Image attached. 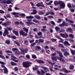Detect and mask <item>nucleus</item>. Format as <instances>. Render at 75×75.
I'll return each instance as SVG.
<instances>
[{"instance_id":"obj_33","label":"nucleus","mask_w":75,"mask_h":75,"mask_svg":"<svg viewBox=\"0 0 75 75\" xmlns=\"http://www.w3.org/2000/svg\"><path fill=\"white\" fill-rule=\"evenodd\" d=\"M11 65H13V66H14V65H16V63H14L13 62H11Z\"/></svg>"},{"instance_id":"obj_64","label":"nucleus","mask_w":75,"mask_h":75,"mask_svg":"<svg viewBox=\"0 0 75 75\" xmlns=\"http://www.w3.org/2000/svg\"><path fill=\"white\" fill-rule=\"evenodd\" d=\"M51 23L53 24V25H55V23H54V21H51Z\"/></svg>"},{"instance_id":"obj_48","label":"nucleus","mask_w":75,"mask_h":75,"mask_svg":"<svg viewBox=\"0 0 75 75\" xmlns=\"http://www.w3.org/2000/svg\"><path fill=\"white\" fill-rule=\"evenodd\" d=\"M35 44H36V43H35V42L32 43L31 44V47L34 46V45H35Z\"/></svg>"},{"instance_id":"obj_6","label":"nucleus","mask_w":75,"mask_h":75,"mask_svg":"<svg viewBox=\"0 0 75 75\" xmlns=\"http://www.w3.org/2000/svg\"><path fill=\"white\" fill-rule=\"evenodd\" d=\"M69 24L68 23H67L65 22V21H63V23L62 24H60L59 25V26L60 27H63V26H68V25H69Z\"/></svg>"},{"instance_id":"obj_19","label":"nucleus","mask_w":75,"mask_h":75,"mask_svg":"<svg viewBox=\"0 0 75 75\" xmlns=\"http://www.w3.org/2000/svg\"><path fill=\"white\" fill-rule=\"evenodd\" d=\"M67 32H70V33H72V30L71 28H68L67 29Z\"/></svg>"},{"instance_id":"obj_40","label":"nucleus","mask_w":75,"mask_h":75,"mask_svg":"<svg viewBox=\"0 0 75 75\" xmlns=\"http://www.w3.org/2000/svg\"><path fill=\"white\" fill-rule=\"evenodd\" d=\"M69 37H71V38H73L74 37V35L71 34H70L69 35Z\"/></svg>"},{"instance_id":"obj_38","label":"nucleus","mask_w":75,"mask_h":75,"mask_svg":"<svg viewBox=\"0 0 75 75\" xmlns=\"http://www.w3.org/2000/svg\"><path fill=\"white\" fill-rule=\"evenodd\" d=\"M12 51H17L18 50V49L17 48H13L12 49Z\"/></svg>"},{"instance_id":"obj_23","label":"nucleus","mask_w":75,"mask_h":75,"mask_svg":"<svg viewBox=\"0 0 75 75\" xmlns=\"http://www.w3.org/2000/svg\"><path fill=\"white\" fill-rule=\"evenodd\" d=\"M41 47L39 46H35V50H40Z\"/></svg>"},{"instance_id":"obj_12","label":"nucleus","mask_w":75,"mask_h":75,"mask_svg":"<svg viewBox=\"0 0 75 75\" xmlns=\"http://www.w3.org/2000/svg\"><path fill=\"white\" fill-rule=\"evenodd\" d=\"M11 57L13 58V59H12L13 61H14V62H18V61L15 60H14V59H17V58H16V57L14 56L13 55H11Z\"/></svg>"},{"instance_id":"obj_59","label":"nucleus","mask_w":75,"mask_h":75,"mask_svg":"<svg viewBox=\"0 0 75 75\" xmlns=\"http://www.w3.org/2000/svg\"><path fill=\"white\" fill-rule=\"evenodd\" d=\"M61 21H62V20H61L60 19H59L58 21H57V23H60V22H61Z\"/></svg>"},{"instance_id":"obj_42","label":"nucleus","mask_w":75,"mask_h":75,"mask_svg":"<svg viewBox=\"0 0 75 75\" xmlns=\"http://www.w3.org/2000/svg\"><path fill=\"white\" fill-rule=\"evenodd\" d=\"M51 58L52 60H53V61H57V58L54 57H52Z\"/></svg>"},{"instance_id":"obj_49","label":"nucleus","mask_w":75,"mask_h":75,"mask_svg":"<svg viewBox=\"0 0 75 75\" xmlns=\"http://www.w3.org/2000/svg\"><path fill=\"white\" fill-rule=\"evenodd\" d=\"M0 13L1 14H4V11L2 10H0Z\"/></svg>"},{"instance_id":"obj_13","label":"nucleus","mask_w":75,"mask_h":75,"mask_svg":"<svg viewBox=\"0 0 75 75\" xmlns=\"http://www.w3.org/2000/svg\"><path fill=\"white\" fill-rule=\"evenodd\" d=\"M55 37H56V38H58V39H59V40H60V41H59V42H62V41H64V40L61 39V38H60V37H59V36L56 35L55 36Z\"/></svg>"},{"instance_id":"obj_52","label":"nucleus","mask_w":75,"mask_h":75,"mask_svg":"<svg viewBox=\"0 0 75 75\" xmlns=\"http://www.w3.org/2000/svg\"><path fill=\"white\" fill-rule=\"evenodd\" d=\"M0 57L2 59H5V57H4V56H2L1 55H0Z\"/></svg>"},{"instance_id":"obj_43","label":"nucleus","mask_w":75,"mask_h":75,"mask_svg":"<svg viewBox=\"0 0 75 75\" xmlns=\"http://www.w3.org/2000/svg\"><path fill=\"white\" fill-rule=\"evenodd\" d=\"M7 25H9V24H11V21H7Z\"/></svg>"},{"instance_id":"obj_53","label":"nucleus","mask_w":75,"mask_h":75,"mask_svg":"<svg viewBox=\"0 0 75 75\" xmlns=\"http://www.w3.org/2000/svg\"><path fill=\"white\" fill-rule=\"evenodd\" d=\"M51 41H53V42H54L56 41H57V39H51Z\"/></svg>"},{"instance_id":"obj_16","label":"nucleus","mask_w":75,"mask_h":75,"mask_svg":"<svg viewBox=\"0 0 75 75\" xmlns=\"http://www.w3.org/2000/svg\"><path fill=\"white\" fill-rule=\"evenodd\" d=\"M13 32L14 34H15L16 35V36H18V32L14 30H13L12 31Z\"/></svg>"},{"instance_id":"obj_51","label":"nucleus","mask_w":75,"mask_h":75,"mask_svg":"<svg viewBox=\"0 0 75 75\" xmlns=\"http://www.w3.org/2000/svg\"><path fill=\"white\" fill-rule=\"evenodd\" d=\"M67 6L68 7H71V4L69 3L67 4Z\"/></svg>"},{"instance_id":"obj_3","label":"nucleus","mask_w":75,"mask_h":75,"mask_svg":"<svg viewBox=\"0 0 75 75\" xmlns=\"http://www.w3.org/2000/svg\"><path fill=\"white\" fill-rule=\"evenodd\" d=\"M2 3L4 4H10L11 3L12 0H2Z\"/></svg>"},{"instance_id":"obj_21","label":"nucleus","mask_w":75,"mask_h":75,"mask_svg":"<svg viewBox=\"0 0 75 75\" xmlns=\"http://www.w3.org/2000/svg\"><path fill=\"white\" fill-rule=\"evenodd\" d=\"M36 61L37 62H38V63H42V64H44V62L42 60H36Z\"/></svg>"},{"instance_id":"obj_37","label":"nucleus","mask_w":75,"mask_h":75,"mask_svg":"<svg viewBox=\"0 0 75 75\" xmlns=\"http://www.w3.org/2000/svg\"><path fill=\"white\" fill-rule=\"evenodd\" d=\"M23 30H24V31H25L26 33H28V29L26 28H23Z\"/></svg>"},{"instance_id":"obj_24","label":"nucleus","mask_w":75,"mask_h":75,"mask_svg":"<svg viewBox=\"0 0 75 75\" xmlns=\"http://www.w3.org/2000/svg\"><path fill=\"white\" fill-rule=\"evenodd\" d=\"M34 17L35 18H38V19H40V18H41V17H40V16L37 15H35Z\"/></svg>"},{"instance_id":"obj_62","label":"nucleus","mask_w":75,"mask_h":75,"mask_svg":"<svg viewBox=\"0 0 75 75\" xmlns=\"http://www.w3.org/2000/svg\"><path fill=\"white\" fill-rule=\"evenodd\" d=\"M46 52L47 54H50V51L49 50H46Z\"/></svg>"},{"instance_id":"obj_50","label":"nucleus","mask_w":75,"mask_h":75,"mask_svg":"<svg viewBox=\"0 0 75 75\" xmlns=\"http://www.w3.org/2000/svg\"><path fill=\"white\" fill-rule=\"evenodd\" d=\"M38 35H42V33L41 32H39L37 33Z\"/></svg>"},{"instance_id":"obj_9","label":"nucleus","mask_w":75,"mask_h":75,"mask_svg":"<svg viewBox=\"0 0 75 75\" xmlns=\"http://www.w3.org/2000/svg\"><path fill=\"white\" fill-rule=\"evenodd\" d=\"M20 34L21 35H23V36H27V33H24V32H23V31L22 30L20 31Z\"/></svg>"},{"instance_id":"obj_34","label":"nucleus","mask_w":75,"mask_h":75,"mask_svg":"<svg viewBox=\"0 0 75 75\" xmlns=\"http://www.w3.org/2000/svg\"><path fill=\"white\" fill-rule=\"evenodd\" d=\"M19 16H21L22 17H24L25 16V14L24 13H19Z\"/></svg>"},{"instance_id":"obj_29","label":"nucleus","mask_w":75,"mask_h":75,"mask_svg":"<svg viewBox=\"0 0 75 75\" xmlns=\"http://www.w3.org/2000/svg\"><path fill=\"white\" fill-rule=\"evenodd\" d=\"M71 52L72 54V55H74V54H75V50H72L71 49H70Z\"/></svg>"},{"instance_id":"obj_2","label":"nucleus","mask_w":75,"mask_h":75,"mask_svg":"<svg viewBox=\"0 0 75 75\" xmlns=\"http://www.w3.org/2000/svg\"><path fill=\"white\" fill-rule=\"evenodd\" d=\"M59 8L60 9L61 8H64L65 6V4L62 1H60V4H59Z\"/></svg>"},{"instance_id":"obj_44","label":"nucleus","mask_w":75,"mask_h":75,"mask_svg":"<svg viewBox=\"0 0 75 75\" xmlns=\"http://www.w3.org/2000/svg\"><path fill=\"white\" fill-rule=\"evenodd\" d=\"M6 42L7 44H10V41L9 40H6Z\"/></svg>"},{"instance_id":"obj_57","label":"nucleus","mask_w":75,"mask_h":75,"mask_svg":"<svg viewBox=\"0 0 75 75\" xmlns=\"http://www.w3.org/2000/svg\"><path fill=\"white\" fill-rule=\"evenodd\" d=\"M36 6L37 7H40V6H41V4L40 3H38L36 5Z\"/></svg>"},{"instance_id":"obj_26","label":"nucleus","mask_w":75,"mask_h":75,"mask_svg":"<svg viewBox=\"0 0 75 75\" xmlns=\"http://www.w3.org/2000/svg\"><path fill=\"white\" fill-rule=\"evenodd\" d=\"M41 68H43V69H45V72H47V71H48V68H47V67H42Z\"/></svg>"},{"instance_id":"obj_11","label":"nucleus","mask_w":75,"mask_h":75,"mask_svg":"<svg viewBox=\"0 0 75 75\" xmlns=\"http://www.w3.org/2000/svg\"><path fill=\"white\" fill-rule=\"evenodd\" d=\"M8 34V32L7 30H5L3 33V35L4 37H6V35Z\"/></svg>"},{"instance_id":"obj_32","label":"nucleus","mask_w":75,"mask_h":75,"mask_svg":"<svg viewBox=\"0 0 75 75\" xmlns=\"http://www.w3.org/2000/svg\"><path fill=\"white\" fill-rule=\"evenodd\" d=\"M69 53L67 52H65L64 53V55L65 56H67V55H69Z\"/></svg>"},{"instance_id":"obj_17","label":"nucleus","mask_w":75,"mask_h":75,"mask_svg":"<svg viewBox=\"0 0 75 75\" xmlns=\"http://www.w3.org/2000/svg\"><path fill=\"white\" fill-rule=\"evenodd\" d=\"M63 43L64 45H71L70 44L68 43V42L67 41H65Z\"/></svg>"},{"instance_id":"obj_10","label":"nucleus","mask_w":75,"mask_h":75,"mask_svg":"<svg viewBox=\"0 0 75 75\" xmlns=\"http://www.w3.org/2000/svg\"><path fill=\"white\" fill-rule=\"evenodd\" d=\"M11 14L12 15H14V16H15V17H18V15H19V13L13 12L11 13Z\"/></svg>"},{"instance_id":"obj_7","label":"nucleus","mask_w":75,"mask_h":75,"mask_svg":"<svg viewBox=\"0 0 75 75\" xmlns=\"http://www.w3.org/2000/svg\"><path fill=\"white\" fill-rule=\"evenodd\" d=\"M1 67L2 68H4V72L5 74H7L8 73V70L6 67H4V66L3 65H1Z\"/></svg>"},{"instance_id":"obj_56","label":"nucleus","mask_w":75,"mask_h":75,"mask_svg":"<svg viewBox=\"0 0 75 75\" xmlns=\"http://www.w3.org/2000/svg\"><path fill=\"white\" fill-rule=\"evenodd\" d=\"M2 25H7V23H6L4 22L2 24Z\"/></svg>"},{"instance_id":"obj_58","label":"nucleus","mask_w":75,"mask_h":75,"mask_svg":"<svg viewBox=\"0 0 75 75\" xmlns=\"http://www.w3.org/2000/svg\"><path fill=\"white\" fill-rule=\"evenodd\" d=\"M14 70L15 71H18V68H17V67H15L14 68Z\"/></svg>"},{"instance_id":"obj_54","label":"nucleus","mask_w":75,"mask_h":75,"mask_svg":"<svg viewBox=\"0 0 75 75\" xmlns=\"http://www.w3.org/2000/svg\"><path fill=\"white\" fill-rule=\"evenodd\" d=\"M33 12L34 13V14H36L37 13V11L35 10H33Z\"/></svg>"},{"instance_id":"obj_14","label":"nucleus","mask_w":75,"mask_h":75,"mask_svg":"<svg viewBox=\"0 0 75 75\" xmlns=\"http://www.w3.org/2000/svg\"><path fill=\"white\" fill-rule=\"evenodd\" d=\"M60 2H61V1H54V5H58V4H59L60 3Z\"/></svg>"},{"instance_id":"obj_8","label":"nucleus","mask_w":75,"mask_h":75,"mask_svg":"<svg viewBox=\"0 0 75 75\" xmlns=\"http://www.w3.org/2000/svg\"><path fill=\"white\" fill-rule=\"evenodd\" d=\"M21 51H22V54L23 55H25V53L27 52V51H28V50L27 49H21Z\"/></svg>"},{"instance_id":"obj_4","label":"nucleus","mask_w":75,"mask_h":75,"mask_svg":"<svg viewBox=\"0 0 75 75\" xmlns=\"http://www.w3.org/2000/svg\"><path fill=\"white\" fill-rule=\"evenodd\" d=\"M60 35L63 37V38H67L68 37V35L67 33H65L64 34L63 33H60Z\"/></svg>"},{"instance_id":"obj_20","label":"nucleus","mask_w":75,"mask_h":75,"mask_svg":"<svg viewBox=\"0 0 75 75\" xmlns=\"http://www.w3.org/2000/svg\"><path fill=\"white\" fill-rule=\"evenodd\" d=\"M60 71H64L66 73H68V71L66 69H65L64 68H63L62 70H60Z\"/></svg>"},{"instance_id":"obj_30","label":"nucleus","mask_w":75,"mask_h":75,"mask_svg":"<svg viewBox=\"0 0 75 75\" xmlns=\"http://www.w3.org/2000/svg\"><path fill=\"white\" fill-rule=\"evenodd\" d=\"M55 29L57 31H58L60 30L59 28L57 26H56L55 28Z\"/></svg>"},{"instance_id":"obj_60","label":"nucleus","mask_w":75,"mask_h":75,"mask_svg":"<svg viewBox=\"0 0 75 75\" xmlns=\"http://www.w3.org/2000/svg\"><path fill=\"white\" fill-rule=\"evenodd\" d=\"M50 12V14L52 15H54V13L52 11H51Z\"/></svg>"},{"instance_id":"obj_22","label":"nucleus","mask_w":75,"mask_h":75,"mask_svg":"<svg viewBox=\"0 0 75 75\" xmlns=\"http://www.w3.org/2000/svg\"><path fill=\"white\" fill-rule=\"evenodd\" d=\"M45 13V11L43 10L42 11V12H40L39 13V14L42 15V14H44Z\"/></svg>"},{"instance_id":"obj_15","label":"nucleus","mask_w":75,"mask_h":75,"mask_svg":"<svg viewBox=\"0 0 75 75\" xmlns=\"http://www.w3.org/2000/svg\"><path fill=\"white\" fill-rule=\"evenodd\" d=\"M25 24H27V25H31V24H34V23L30 22H25Z\"/></svg>"},{"instance_id":"obj_47","label":"nucleus","mask_w":75,"mask_h":75,"mask_svg":"<svg viewBox=\"0 0 75 75\" xmlns=\"http://www.w3.org/2000/svg\"><path fill=\"white\" fill-rule=\"evenodd\" d=\"M11 38H12V39H16V37L15 36H11Z\"/></svg>"},{"instance_id":"obj_27","label":"nucleus","mask_w":75,"mask_h":75,"mask_svg":"<svg viewBox=\"0 0 75 75\" xmlns=\"http://www.w3.org/2000/svg\"><path fill=\"white\" fill-rule=\"evenodd\" d=\"M15 53L16 55H17V54L19 55L20 54V52L18 50H17V51H16L15 52Z\"/></svg>"},{"instance_id":"obj_35","label":"nucleus","mask_w":75,"mask_h":75,"mask_svg":"<svg viewBox=\"0 0 75 75\" xmlns=\"http://www.w3.org/2000/svg\"><path fill=\"white\" fill-rule=\"evenodd\" d=\"M14 42L17 45H18V46H20V43H18V42L16 41H14Z\"/></svg>"},{"instance_id":"obj_45","label":"nucleus","mask_w":75,"mask_h":75,"mask_svg":"<svg viewBox=\"0 0 75 75\" xmlns=\"http://www.w3.org/2000/svg\"><path fill=\"white\" fill-rule=\"evenodd\" d=\"M40 42H44V40L42 39H40L39 40Z\"/></svg>"},{"instance_id":"obj_61","label":"nucleus","mask_w":75,"mask_h":75,"mask_svg":"<svg viewBox=\"0 0 75 75\" xmlns=\"http://www.w3.org/2000/svg\"><path fill=\"white\" fill-rule=\"evenodd\" d=\"M59 60L60 61H61L62 62H65V60L62 59H60Z\"/></svg>"},{"instance_id":"obj_1","label":"nucleus","mask_w":75,"mask_h":75,"mask_svg":"<svg viewBox=\"0 0 75 75\" xmlns=\"http://www.w3.org/2000/svg\"><path fill=\"white\" fill-rule=\"evenodd\" d=\"M32 64V63L30 62H29L27 61L23 62V65L24 67H25V68H27L29 67H30V64Z\"/></svg>"},{"instance_id":"obj_31","label":"nucleus","mask_w":75,"mask_h":75,"mask_svg":"<svg viewBox=\"0 0 75 75\" xmlns=\"http://www.w3.org/2000/svg\"><path fill=\"white\" fill-rule=\"evenodd\" d=\"M74 68V66L72 64L69 67V69H73Z\"/></svg>"},{"instance_id":"obj_41","label":"nucleus","mask_w":75,"mask_h":75,"mask_svg":"<svg viewBox=\"0 0 75 75\" xmlns=\"http://www.w3.org/2000/svg\"><path fill=\"white\" fill-rule=\"evenodd\" d=\"M59 47H61L62 48H64V46H63V45L62 44H59Z\"/></svg>"},{"instance_id":"obj_63","label":"nucleus","mask_w":75,"mask_h":75,"mask_svg":"<svg viewBox=\"0 0 75 75\" xmlns=\"http://www.w3.org/2000/svg\"><path fill=\"white\" fill-rule=\"evenodd\" d=\"M26 57L27 58H28V59H29L30 58V56L28 55H26Z\"/></svg>"},{"instance_id":"obj_39","label":"nucleus","mask_w":75,"mask_h":75,"mask_svg":"<svg viewBox=\"0 0 75 75\" xmlns=\"http://www.w3.org/2000/svg\"><path fill=\"white\" fill-rule=\"evenodd\" d=\"M40 72L42 74V75H44L45 74V72L44 71V70H41Z\"/></svg>"},{"instance_id":"obj_28","label":"nucleus","mask_w":75,"mask_h":75,"mask_svg":"<svg viewBox=\"0 0 75 75\" xmlns=\"http://www.w3.org/2000/svg\"><path fill=\"white\" fill-rule=\"evenodd\" d=\"M66 20L67 21V22H69V23H74V21L69 20L67 18H66Z\"/></svg>"},{"instance_id":"obj_25","label":"nucleus","mask_w":75,"mask_h":75,"mask_svg":"<svg viewBox=\"0 0 75 75\" xmlns=\"http://www.w3.org/2000/svg\"><path fill=\"white\" fill-rule=\"evenodd\" d=\"M28 44V42L27 41V40H25L24 41V44L25 45H27Z\"/></svg>"},{"instance_id":"obj_18","label":"nucleus","mask_w":75,"mask_h":75,"mask_svg":"<svg viewBox=\"0 0 75 75\" xmlns=\"http://www.w3.org/2000/svg\"><path fill=\"white\" fill-rule=\"evenodd\" d=\"M57 53L59 54V56L61 58H62L63 57V55H62V53L59 52H57Z\"/></svg>"},{"instance_id":"obj_46","label":"nucleus","mask_w":75,"mask_h":75,"mask_svg":"<svg viewBox=\"0 0 75 75\" xmlns=\"http://www.w3.org/2000/svg\"><path fill=\"white\" fill-rule=\"evenodd\" d=\"M50 48L51 50H55V47H50Z\"/></svg>"},{"instance_id":"obj_55","label":"nucleus","mask_w":75,"mask_h":75,"mask_svg":"<svg viewBox=\"0 0 75 75\" xmlns=\"http://www.w3.org/2000/svg\"><path fill=\"white\" fill-rule=\"evenodd\" d=\"M32 58H36L37 57L35 56V55H32Z\"/></svg>"},{"instance_id":"obj_5","label":"nucleus","mask_w":75,"mask_h":75,"mask_svg":"<svg viewBox=\"0 0 75 75\" xmlns=\"http://www.w3.org/2000/svg\"><path fill=\"white\" fill-rule=\"evenodd\" d=\"M34 16H27L26 17V18L28 20V21H32V18H34Z\"/></svg>"},{"instance_id":"obj_36","label":"nucleus","mask_w":75,"mask_h":75,"mask_svg":"<svg viewBox=\"0 0 75 75\" xmlns=\"http://www.w3.org/2000/svg\"><path fill=\"white\" fill-rule=\"evenodd\" d=\"M52 3V1H50L49 3H46V4L47 5H51Z\"/></svg>"}]
</instances>
